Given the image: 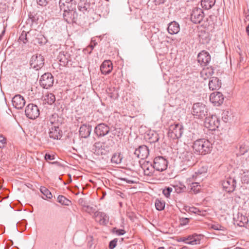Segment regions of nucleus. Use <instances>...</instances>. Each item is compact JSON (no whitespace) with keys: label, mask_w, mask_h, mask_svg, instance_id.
Returning a JSON list of instances; mask_svg holds the SVG:
<instances>
[{"label":"nucleus","mask_w":249,"mask_h":249,"mask_svg":"<svg viewBox=\"0 0 249 249\" xmlns=\"http://www.w3.org/2000/svg\"><path fill=\"white\" fill-rule=\"evenodd\" d=\"M212 144L208 140L200 139L194 142L193 145L194 150L197 154L205 155L211 153L212 149Z\"/></svg>","instance_id":"1"},{"label":"nucleus","mask_w":249,"mask_h":249,"mask_svg":"<svg viewBox=\"0 0 249 249\" xmlns=\"http://www.w3.org/2000/svg\"><path fill=\"white\" fill-rule=\"evenodd\" d=\"M114 144V142L112 140L108 139L104 142H96L94 144V147L96 151L100 152L101 154L105 155L111 150Z\"/></svg>","instance_id":"2"},{"label":"nucleus","mask_w":249,"mask_h":249,"mask_svg":"<svg viewBox=\"0 0 249 249\" xmlns=\"http://www.w3.org/2000/svg\"><path fill=\"white\" fill-rule=\"evenodd\" d=\"M192 113L195 118L201 119L207 115L208 109L205 105L197 103L193 105Z\"/></svg>","instance_id":"3"},{"label":"nucleus","mask_w":249,"mask_h":249,"mask_svg":"<svg viewBox=\"0 0 249 249\" xmlns=\"http://www.w3.org/2000/svg\"><path fill=\"white\" fill-rule=\"evenodd\" d=\"M153 163L156 171L162 172L167 168L168 162L163 157L158 156L154 159Z\"/></svg>","instance_id":"4"},{"label":"nucleus","mask_w":249,"mask_h":249,"mask_svg":"<svg viewBox=\"0 0 249 249\" xmlns=\"http://www.w3.org/2000/svg\"><path fill=\"white\" fill-rule=\"evenodd\" d=\"M63 17L68 23H76L78 18L76 7L63 11Z\"/></svg>","instance_id":"5"},{"label":"nucleus","mask_w":249,"mask_h":249,"mask_svg":"<svg viewBox=\"0 0 249 249\" xmlns=\"http://www.w3.org/2000/svg\"><path fill=\"white\" fill-rule=\"evenodd\" d=\"M183 127L179 123H175L170 125L169 129V133L173 139L180 138L183 133Z\"/></svg>","instance_id":"6"},{"label":"nucleus","mask_w":249,"mask_h":249,"mask_svg":"<svg viewBox=\"0 0 249 249\" xmlns=\"http://www.w3.org/2000/svg\"><path fill=\"white\" fill-rule=\"evenodd\" d=\"M44 65V58L41 54L33 55L30 61V66L36 70H40Z\"/></svg>","instance_id":"7"},{"label":"nucleus","mask_w":249,"mask_h":249,"mask_svg":"<svg viewBox=\"0 0 249 249\" xmlns=\"http://www.w3.org/2000/svg\"><path fill=\"white\" fill-rule=\"evenodd\" d=\"M219 124L220 120L215 115H211L205 118V126L211 130H215L218 127Z\"/></svg>","instance_id":"8"},{"label":"nucleus","mask_w":249,"mask_h":249,"mask_svg":"<svg viewBox=\"0 0 249 249\" xmlns=\"http://www.w3.org/2000/svg\"><path fill=\"white\" fill-rule=\"evenodd\" d=\"M53 75L50 72H47L41 76L39 83L42 88L47 89L53 86Z\"/></svg>","instance_id":"9"},{"label":"nucleus","mask_w":249,"mask_h":249,"mask_svg":"<svg viewBox=\"0 0 249 249\" xmlns=\"http://www.w3.org/2000/svg\"><path fill=\"white\" fill-rule=\"evenodd\" d=\"M25 115L30 119H35L39 115V110L37 106L29 104L25 108Z\"/></svg>","instance_id":"10"},{"label":"nucleus","mask_w":249,"mask_h":249,"mask_svg":"<svg viewBox=\"0 0 249 249\" xmlns=\"http://www.w3.org/2000/svg\"><path fill=\"white\" fill-rule=\"evenodd\" d=\"M204 14L202 9L200 8H193L190 15L191 20L195 24L200 23L203 20Z\"/></svg>","instance_id":"11"},{"label":"nucleus","mask_w":249,"mask_h":249,"mask_svg":"<svg viewBox=\"0 0 249 249\" xmlns=\"http://www.w3.org/2000/svg\"><path fill=\"white\" fill-rule=\"evenodd\" d=\"M110 132V128L105 123L98 124L94 128V133L98 138L106 136Z\"/></svg>","instance_id":"12"},{"label":"nucleus","mask_w":249,"mask_h":249,"mask_svg":"<svg viewBox=\"0 0 249 249\" xmlns=\"http://www.w3.org/2000/svg\"><path fill=\"white\" fill-rule=\"evenodd\" d=\"M236 180L233 178H228L223 180L222 185L224 189L228 193L232 192L236 187Z\"/></svg>","instance_id":"13"},{"label":"nucleus","mask_w":249,"mask_h":249,"mask_svg":"<svg viewBox=\"0 0 249 249\" xmlns=\"http://www.w3.org/2000/svg\"><path fill=\"white\" fill-rule=\"evenodd\" d=\"M93 217L100 225H106L109 221L108 216L104 212L96 211Z\"/></svg>","instance_id":"14"},{"label":"nucleus","mask_w":249,"mask_h":249,"mask_svg":"<svg viewBox=\"0 0 249 249\" xmlns=\"http://www.w3.org/2000/svg\"><path fill=\"white\" fill-rule=\"evenodd\" d=\"M75 0H59V6L61 11H64L76 7Z\"/></svg>","instance_id":"15"},{"label":"nucleus","mask_w":249,"mask_h":249,"mask_svg":"<svg viewBox=\"0 0 249 249\" xmlns=\"http://www.w3.org/2000/svg\"><path fill=\"white\" fill-rule=\"evenodd\" d=\"M224 99L223 95L219 92H213L210 96V100L214 106H219L221 105Z\"/></svg>","instance_id":"16"},{"label":"nucleus","mask_w":249,"mask_h":249,"mask_svg":"<svg viewBox=\"0 0 249 249\" xmlns=\"http://www.w3.org/2000/svg\"><path fill=\"white\" fill-rule=\"evenodd\" d=\"M211 60V56L209 53L203 51L197 55V61L202 66L207 65Z\"/></svg>","instance_id":"17"},{"label":"nucleus","mask_w":249,"mask_h":249,"mask_svg":"<svg viewBox=\"0 0 249 249\" xmlns=\"http://www.w3.org/2000/svg\"><path fill=\"white\" fill-rule=\"evenodd\" d=\"M149 154V149L146 145L140 146L138 148L136 149L134 154L139 158L144 159L146 158Z\"/></svg>","instance_id":"18"},{"label":"nucleus","mask_w":249,"mask_h":249,"mask_svg":"<svg viewBox=\"0 0 249 249\" xmlns=\"http://www.w3.org/2000/svg\"><path fill=\"white\" fill-rule=\"evenodd\" d=\"M13 106L18 109H22L25 105V101L21 95H16L12 99Z\"/></svg>","instance_id":"19"},{"label":"nucleus","mask_w":249,"mask_h":249,"mask_svg":"<svg viewBox=\"0 0 249 249\" xmlns=\"http://www.w3.org/2000/svg\"><path fill=\"white\" fill-rule=\"evenodd\" d=\"M182 160L184 164L191 166L195 164V156L194 154L190 152L183 153L182 155Z\"/></svg>","instance_id":"20"},{"label":"nucleus","mask_w":249,"mask_h":249,"mask_svg":"<svg viewBox=\"0 0 249 249\" xmlns=\"http://www.w3.org/2000/svg\"><path fill=\"white\" fill-rule=\"evenodd\" d=\"M62 132L58 126H52L50 128L49 136L54 140L60 139Z\"/></svg>","instance_id":"21"},{"label":"nucleus","mask_w":249,"mask_h":249,"mask_svg":"<svg viewBox=\"0 0 249 249\" xmlns=\"http://www.w3.org/2000/svg\"><path fill=\"white\" fill-rule=\"evenodd\" d=\"M142 168L143 170L144 175L147 176H152L155 170L154 168L153 163L152 164L149 161L144 162L142 164Z\"/></svg>","instance_id":"22"},{"label":"nucleus","mask_w":249,"mask_h":249,"mask_svg":"<svg viewBox=\"0 0 249 249\" xmlns=\"http://www.w3.org/2000/svg\"><path fill=\"white\" fill-rule=\"evenodd\" d=\"M91 131V126L89 124H84L79 129V135L84 138L89 137Z\"/></svg>","instance_id":"23"},{"label":"nucleus","mask_w":249,"mask_h":249,"mask_svg":"<svg viewBox=\"0 0 249 249\" xmlns=\"http://www.w3.org/2000/svg\"><path fill=\"white\" fill-rule=\"evenodd\" d=\"M113 69L112 62L110 60H105L100 67V70L102 74H108Z\"/></svg>","instance_id":"24"},{"label":"nucleus","mask_w":249,"mask_h":249,"mask_svg":"<svg viewBox=\"0 0 249 249\" xmlns=\"http://www.w3.org/2000/svg\"><path fill=\"white\" fill-rule=\"evenodd\" d=\"M233 219L237 225L240 227H244L248 222L247 217L240 213H238Z\"/></svg>","instance_id":"25"},{"label":"nucleus","mask_w":249,"mask_h":249,"mask_svg":"<svg viewBox=\"0 0 249 249\" xmlns=\"http://www.w3.org/2000/svg\"><path fill=\"white\" fill-rule=\"evenodd\" d=\"M221 86V82L219 79L215 77L211 78L209 83V87L212 90L218 89Z\"/></svg>","instance_id":"26"},{"label":"nucleus","mask_w":249,"mask_h":249,"mask_svg":"<svg viewBox=\"0 0 249 249\" xmlns=\"http://www.w3.org/2000/svg\"><path fill=\"white\" fill-rule=\"evenodd\" d=\"M90 4L87 1L80 0L78 4V10L83 14L88 13L90 10Z\"/></svg>","instance_id":"27"},{"label":"nucleus","mask_w":249,"mask_h":249,"mask_svg":"<svg viewBox=\"0 0 249 249\" xmlns=\"http://www.w3.org/2000/svg\"><path fill=\"white\" fill-rule=\"evenodd\" d=\"M179 29V24L175 21L170 23L167 28L168 33L171 35L177 34Z\"/></svg>","instance_id":"28"},{"label":"nucleus","mask_w":249,"mask_h":249,"mask_svg":"<svg viewBox=\"0 0 249 249\" xmlns=\"http://www.w3.org/2000/svg\"><path fill=\"white\" fill-rule=\"evenodd\" d=\"M214 73V70L212 67L204 68L200 72L201 77L204 80H206L212 76Z\"/></svg>","instance_id":"29"},{"label":"nucleus","mask_w":249,"mask_h":249,"mask_svg":"<svg viewBox=\"0 0 249 249\" xmlns=\"http://www.w3.org/2000/svg\"><path fill=\"white\" fill-rule=\"evenodd\" d=\"M146 139L150 143H155L158 141L159 137L157 133L150 131L147 134Z\"/></svg>","instance_id":"30"},{"label":"nucleus","mask_w":249,"mask_h":249,"mask_svg":"<svg viewBox=\"0 0 249 249\" xmlns=\"http://www.w3.org/2000/svg\"><path fill=\"white\" fill-rule=\"evenodd\" d=\"M215 3V0H201V5L206 10L211 9Z\"/></svg>","instance_id":"31"},{"label":"nucleus","mask_w":249,"mask_h":249,"mask_svg":"<svg viewBox=\"0 0 249 249\" xmlns=\"http://www.w3.org/2000/svg\"><path fill=\"white\" fill-rule=\"evenodd\" d=\"M59 119L60 118H59L58 115L56 113H54L50 117L49 121L50 124L52 125V126H59V125L61 124L59 121Z\"/></svg>","instance_id":"32"},{"label":"nucleus","mask_w":249,"mask_h":249,"mask_svg":"<svg viewBox=\"0 0 249 249\" xmlns=\"http://www.w3.org/2000/svg\"><path fill=\"white\" fill-rule=\"evenodd\" d=\"M122 158L123 157L120 153H115L112 156L111 161L112 163L119 164L121 162Z\"/></svg>","instance_id":"33"},{"label":"nucleus","mask_w":249,"mask_h":249,"mask_svg":"<svg viewBox=\"0 0 249 249\" xmlns=\"http://www.w3.org/2000/svg\"><path fill=\"white\" fill-rule=\"evenodd\" d=\"M30 35L29 32H26L25 31H23L20 35L19 40L20 41H22L24 44H26L29 41V36Z\"/></svg>","instance_id":"34"},{"label":"nucleus","mask_w":249,"mask_h":249,"mask_svg":"<svg viewBox=\"0 0 249 249\" xmlns=\"http://www.w3.org/2000/svg\"><path fill=\"white\" fill-rule=\"evenodd\" d=\"M198 237L197 236H189L188 238H186L183 240V241L187 244H191V245H196L197 244L198 242V240L197 239Z\"/></svg>","instance_id":"35"},{"label":"nucleus","mask_w":249,"mask_h":249,"mask_svg":"<svg viewBox=\"0 0 249 249\" xmlns=\"http://www.w3.org/2000/svg\"><path fill=\"white\" fill-rule=\"evenodd\" d=\"M190 189L194 194H197L199 192L200 186L199 183L196 182L192 183L190 185Z\"/></svg>","instance_id":"36"},{"label":"nucleus","mask_w":249,"mask_h":249,"mask_svg":"<svg viewBox=\"0 0 249 249\" xmlns=\"http://www.w3.org/2000/svg\"><path fill=\"white\" fill-rule=\"evenodd\" d=\"M110 132L111 134L110 136L112 138L116 136L120 137L122 135V132L120 128H114L113 129H110Z\"/></svg>","instance_id":"37"},{"label":"nucleus","mask_w":249,"mask_h":249,"mask_svg":"<svg viewBox=\"0 0 249 249\" xmlns=\"http://www.w3.org/2000/svg\"><path fill=\"white\" fill-rule=\"evenodd\" d=\"M174 187L175 188V191L178 194L185 192L186 189V186L181 183L177 184L174 186Z\"/></svg>","instance_id":"38"},{"label":"nucleus","mask_w":249,"mask_h":249,"mask_svg":"<svg viewBox=\"0 0 249 249\" xmlns=\"http://www.w3.org/2000/svg\"><path fill=\"white\" fill-rule=\"evenodd\" d=\"M58 58L61 65L66 66L68 64V60L63 53H60Z\"/></svg>","instance_id":"39"},{"label":"nucleus","mask_w":249,"mask_h":249,"mask_svg":"<svg viewBox=\"0 0 249 249\" xmlns=\"http://www.w3.org/2000/svg\"><path fill=\"white\" fill-rule=\"evenodd\" d=\"M155 204L156 208L159 211L163 210L165 207V202L159 199L156 200Z\"/></svg>","instance_id":"40"},{"label":"nucleus","mask_w":249,"mask_h":249,"mask_svg":"<svg viewBox=\"0 0 249 249\" xmlns=\"http://www.w3.org/2000/svg\"><path fill=\"white\" fill-rule=\"evenodd\" d=\"M185 210L187 212H188V213H194L197 214H199V215H201V211L199 209H198V208L194 207H186V209H185Z\"/></svg>","instance_id":"41"},{"label":"nucleus","mask_w":249,"mask_h":249,"mask_svg":"<svg viewBox=\"0 0 249 249\" xmlns=\"http://www.w3.org/2000/svg\"><path fill=\"white\" fill-rule=\"evenodd\" d=\"M57 201L59 203L67 206L70 202V201L63 196H59L57 197Z\"/></svg>","instance_id":"42"},{"label":"nucleus","mask_w":249,"mask_h":249,"mask_svg":"<svg viewBox=\"0 0 249 249\" xmlns=\"http://www.w3.org/2000/svg\"><path fill=\"white\" fill-rule=\"evenodd\" d=\"M41 192L46 196L47 198L51 199L53 196L51 192L45 187H42L40 188Z\"/></svg>","instance_id":"43"},{"label":"nucleus","mask_w":249,"mask_h":249,"mask_svg":"<svg viewBox=\"0 0 249 249\" xmlns=\"http://www.w3.org/2000/svg\"><path fill=\"white\" fill-rule=\"evenodd\" d=\"M45 100L48 104L52 105L55 101V97L53 94L49 93L46 96Z\"/></svg>","instance_id":"44"},{"label":"nucleus","mask_w":249,"mask_h":249,"mask_svg":"<svg viewBox=\"0 0 249 249\" xmlns=\"http://www.w3.org/2000/svg\"><path fill=\"white\" fill-rule=\"evenodd\" d=\"M172 191V188L168 187L163 190L162 193L166 197H169Z\"/></svg>","instance_id":"45"},{"label":"nucleus","mask_w":249,"mask_h":249,"mask_svg":"<svg viewBox=\"0 0 249 249\" xmlns=\"http://www.w3.org/2000/svg\"><path fill=\"white\" fill-rule=\"evenodd\" d=\"M190 221L189 218L180 217L179 219V222L180 225L181 226H184L187 225Z\"/></svg>","instance_id":"46"},{"label":"nucleus","mask_w":249,"mask_h":249,"mask_svg":"<svg viewBox=\"0 0 249 249\" xmlns=\"http://www.w3.org/2000/svg\"><path fill=\"white\" fill-rule=\"evenodd\" d=\"M113 233H115V234H116L118 235H124L125 233V231H124V230H122V229H117L116 228H114L113 229Z\"/></svg>","instance_id":"47"},{"label":"nucleus","mask_w":249,"mask_h":249,"mask_svg":"<svg viewBox=\"0 0 249 249\" xmlns=\"http://www.w3.org/2000/svg\"><path fill=\"white\" fill-rule=\"evenodd\" d=\"M229 111H224L222 114V119L224 122H227L229 120Z\"/></svg>","instance_id":"48"},{"label":"nucleus","mask_w":249,"mask_h":249,"mask_svg":"<svg viewBox=\"0 0 249 249\" xmlns=\"http://www.w3.org/2000/svg\"><path fill=\"white\" fill-rule=\"evenodd\" d=\"M117 241L118 240L116 238L111 241L109 243V248L113 249L116 246Z\"/></svg>","instance_id":"49"},{"label":"nucleus","mask_w":249,"mask_h":249,"mask_svg":"<svg viewBox=\"0 0 249 249\" xmlns=\"http://www.w3.org/2000/svg\"><path fill=\"white\" fill-rule=\"evenodd\" d=\"M36 1L38 5L41 6H45L48 4L49 0H36Z\"/></svg>","instance_id":"50"},{"label":"nucleus","mask_w":249,"mask_h":249,"mask_svg":"<svg viewBox=\"0 0 249 249\" xmlns=\"http://www.w3.org/2000/svg\"><path fill=\"white\" fill-rule=\"evenodd\" d=\"M6 142L5 139L2 135H0V148H2L4 146Z\"/></svg>","instance_id":"51"},{"label":"nucleus","mask_w":249,"mask_h":249,"mask_svg":"<svg viewBox=\"0 0 249 249\" xmlns=\"http://www.w3.org/2000/svg\"><path fill=\"white\" fill-rule=\"evenodd\" d=\"M84 207L86 208L85 211L89 213H94V212H95V209L92 207L89 206H84Z\"/></svg>","instance_id":"52"},{"label":"nucleus","mask_w":249,"mask_h":249,"mask_svg":"<svg viewBox=\"0 0 249 249\" xmlns=\"http://www.w3.org/2000/svg\"><path fill=\"white\" fill-rule=\"evenodd\" d=\"M207 169L205 167H202V168L200 170H198L197 172H196L195 174L196 175V177L197 175H201L203 173H205L206 172Z\"/></svg>","instance_id":"53"},{"label":"nucleus","mask_w":249,"mask_h":249,"mask_svg":"<svg viewBox=\"0 0 249 249\" xmlns=\"http://www.w3.org/2000/svg\"><path fill=\"white\" fill-rule=\"evenodd\" d=\"M45 159L48 161L49 160H53L54 159V156L50 154H46L45 156Z\"/></svg>","instance_id":"54"},{"label":"nucleus","mask_w":249,"mask_h":249,"mask_svg":"<svg viewBox=\"0 0 249 249\" xmlns=\"http://www.w3.org/2000/svg\"><path fill=\"white\" fill-rule=\"evenodd\" d=\"M202 34H204L205 35V42H207L209 39H208V37L209 36V35H208V33H205V32H201V34H200L199 35V37L200 38H201V36H203Z\"/></svg>","instance_id":"55"},{"label":"nucleus","mask_w":249,"mask_h":249,"mask_svg":"<svg viewBox=\"0 0 249 249\" xmlns=\"http://www.w3.org/2000/svg\"><path fill=\"white\" fill-rule=\"evenodd\" d=\"M121 179L125 181L126 182H127L128 183H134L133 181H132L131 180L128 179L127 178H122Z\"/></svg>","instance_id":"56"},{"label":"nucleus","mask_w":249,"mask_h":249,"mask_svg":"<svg viewBox=\"0 0 249 249\" xmlns=\"http://www.w3.org/2000/svg\"><path fill=\"white\" fill-rule=\"evenodd\" d=\"M78 202L79 204H81L83 206H84V204H83V203H84V200L83 199H79Z\"/></svg>","instance_id":"57"},{"label":"nucleus","mask_w":249,"mask_h":249,"mask_svg":"<svg viewBox=\"0 0 249 249\" xmlns=\"http://www.w3.org/2000/svg\"><path fill=\"white\" fill-rule=\"evenodd\" d=\"M96 44V43H94V45L91 44L89 46V47L91 48V50H93Z\"/></svg>","instance_id":"58"},{"label":"nucleus","mask_w":249,"mask_h":249,"mask_svg":"<svg viewBox=\"0 0 249 249\" xmlns=\"http://www.w3.org/2000/svg\"><path fill=\"white\" fill-rule=\"evenodd\" d=\"M244 178H245V179L244 180V181H247V183H248V182H249V177L248 176L246 177V176H245Z\"/></svg>","instance_id":"59"},{"label":"nucleus","mask_w":249,"mask_h":249,"mask_svg":"<svg viewBox=\"0 0 249 249\" xmlns=\"http://www.w3.org/2000/svg\"><path fill=\"white\" fill-rule=\"evenodd\" d=\"M246 32H247L248 35L249 36V24L248 25V26L246 28Z\"/></svg>","instance_id":"60"},{"label":"nucleus","mask_w":249,"mask_h":249,"mask_svg":"<svg viewBox=\"0 0 249 249\" xmlns=\"http://www.w3.org/2000/svg\"><path fill=\"white\" fill-rule=\"evenodd\" d=\"M180 249H188L187 247H184Z\"/></svg>","instance_id":"61"},{"label":"nucleus","mask_w":249,"mask_h":249,"mask_svg":"<svg viewBox=\"0 0 249 249\" xmlns=\"http://www.w3.org/2000/svg\"><path fill=\"white\" fill-rule=\"evenodd\" d=\"M158 249H164L163 247H160Z\"/></svg>","instance_id":"62"},{"label":"nucleus","mask_w":249,"mask_h":249,"mask_svg":"<svg viewBox=\"0 0 249 249\" xmlns=\"http://www.w3.org/2000/svg\"><path fill=\"white\" fill-rule=\"evenodd\" d=\"M169 249H175V248H173V247H170V248H169Z\"/></svg>","instance_id":"63"},{"label":"nucleus","mask_w":249,"mask_h":249,"mask_svg":"<svg viewBox=\"0 0 249 249\" xmlns=\"http://www.w3.org/2000/svg\"><path fill=\"white\" fill-rule=\"evenodd\" d=\"M243 60V58L240 57V61H242Z\"/></svg>","instance_id":"64"}]
</instances>
